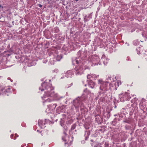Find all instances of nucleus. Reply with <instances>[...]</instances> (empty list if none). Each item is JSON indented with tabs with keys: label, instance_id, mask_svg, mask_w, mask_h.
Masks as SVG:
<instances>
[{
	"label": "nucleus",
	"instance_id": "nucleus-1",
	"mask_svg": "<svg viewBox=\"0 0 147 147\" xmlns=\"http://www.w3.org/2000/svg\"><path fill=\"white\" fill-rule=\"evenodd\" d=\"M39 90L41 91H45V94L43 96L41 97L44 100L43 101V103L50 102L53 100L52 99L49 98L46 99L48 97H53L56 100H59L64 97V96H59L57 93L55 94L54 91V88L52 86V84H47L45 82L42 83L41 86L39 88Z\"/></svg>",
	"mask_w": 147,
	"mask_h": 147
},
{
	"label": "nucleus",
	"instance_id": "nucleus-7",
	"mask_svg": "<svg viewBox=\"0 0 147 147\" xmlns=\"http://www.w3.org/2000/svg\"><path fill=\"white\" fill-rule=\"evenodd\" d=\"M99 75H98L97 76L95 74H89L87 76V78L89 80H96L97 76H98Z\"/></svg>",
	"mask_w": 147,
	"mask_h": 147
},
{
	"label": "nucleus",
	"instance_id": "nucleus-16",
	"mask_svg": "<svg viewBox=\"0 0 147 147\" xmlns=\"http://www.w3.org/2000/svg\"><path fill=\"white\" fill-rule=\"evenodd\" d=\"M36 63L34 61H30L28 62V65L29 67L35 65L36 64Z\"/></svg>",
	"mask_w": 147,
	"mask_h": 147
},
{
	"label": "nucleus",
	"instance_id": "nucleus-14",
	"mask_svg": "<svg viewBox=\"0 0 147 147\" xmlns=\"http://www.w3.org/2000/svg\"><path fill=\"white\" fill-rule=\"evenodd\" d=\"M92 18V15L91 14H90L88 15H87L85 16L84 18V21L86 22L89 20V19H90Z\"/></svg>",
	"mask_w": 147,
	"mask_h": 147
},
{
	"label": "nucleus",
	"instance_id": "nucleus-12",
	"mask_svg": "<svg viewBox=\"0 0 147 147\" xmlns=\"http://www.w3.org/2000/svg\"><path fill=\"white\" fill-rule=\"evenodd\" d=\"M124 96L125 97V98H124V100H129L131 98V97L130 96L129 93H128L127 92H125L124 93Z\"/></svg>",
	"mask_w": 147,
	"mask_h": 147
},
{
	"label": "nucleus",
	"instance_id": "nucleus-5",
	"mask_svg": "<svg viewBox=\"0 0 147 147\" xmlns=\"http://www.w3.org/2000/svg\"><path fill=\"white\" fill-rule=\"evenodd\" d=\"M108 82L103 81L101 79L98 80V84L100 85V89L102 91H105L107 90V86Z\"/></svg>",
	"mask_w": 147,
	"mask_h": 147
},
{
	"label": "nucleus",
	"instance_id": "nucleus-32",
	"mask_svg": "<svg viewBox=\"0 0 147 147\" xmlns=\"http://www.w3.org/2000/svg\"><path fill=\"white\" fill-rule=\"evenodd\" d=\"M94 147H101V146L99 145L96 144L94 146Z\"/></svg>",
	"mask_w": 147,
	"mask_h": 147
},
{
	"label": "nucleus",
	"instance_id": "nucleus-40",
	"mask_svg": "<svg viewBox=\"0 0 147 147\" xmlns=\"http://www.w3.org/2000/svg\"><path fill=\"white\" fill-rule=\"evenodd\" d=\"M15 136H16V137H18V135L17 134H15Z\"/></svg>",
	"mask_w": 147,
	"mask_h": 147
},
{
	"label": "nucleus",
	"instance_id": "nucleus-46",
	"mask_svg": "<svg viewBox=\"0 0 147 147\" xmlns=\"http://www.w3.org/2000/svg\"><path fill=\"white\" fill-rule=\"evenodd\" d=\"M64 77H61V79H63V78H64Z\"/></svg>",
	"mask_w": 147,
	"mask_h": 147
},
{
	"label": "nucleus",
	"instance_id": "nucleus-6",
	"mask_svg": "<svg viewBox=\"0 0 147 147\" xmlns=\"http://www.w3.org/2000/svg\"><path fill=\"white\" fill-rule=\"evenodd\" d=\"M73 69L67 71L65 74V76L67 78H71L74 75V72Z\"/></svg>",
	"mask_w": 147,
	"mask_h": 147
},
{
	"label": "nucleus",
	"instance_id": "nucleus-44",
	"mask_svg": "<svg viewBox=\"0 0 147 147\" xmlns=\"http://www.w3.org/2000/svg\"><path fill=\"white\" fill-rule=\"evenodd\" d=\"M76 2H77L79 1V0H75Z\"/></svg>",
	"mask_w": 147,
	"mask_h": 147
},
{
	"label": "nucleus",
	"instance_id": "nucleus-37",
	"mask_svg": "<svg viewBox=\"0 0 147 147\" xmlns=\"http://www.w3.org/2000/svg\"><path fill=\"white\" fill-rule=\"evenodd\" d=\"M72 85V84H71V85H70V86H68H68H67V87L66 86V88H69V87H70Z\"/></svg>",
	"mask_w": 147,
	"mask_h": 147
},
{
	"label": "nucleus",
	"instance_id": "nucleus-42",
	"mask_svg": "<svg viewBox=\"0 0 147 147\" xmlns=\"http://www.w3.org/2000/svg\"><path fill=\"white\" fill-rule=\"evenodd\" d=\"M117 85L118 86H119V83L118 82H117Z\"/></svg>",
	"mask_w": 147,
	"mask_h": 147
},
{
	"label": "nucleus",
	"instance_id": "nucleus-51",
	"mask_svg": "<svg viewBox=\"0 0 147 147\" xmlns=\"http://www.w3.org/2000/svg\"><path fill=\"white\" fill-rule=\"evenodd\" d=\"M13 139H14V140H15V139H16V138H13Z\"/></svg>",
	"mask_w": 147,
	"mask_h": 147
},
{
	"label": "nucleus",
	"instance_id": "nucleus-30",
	"mask_svg": "<svg viewBox=\"0 0 147 147\" xmlns=\"http://www.w3.org/2000/svg\"><path fill=\"white\" fill-rule=\"evenodd\" d=\"M47 61V59H44L43 60V63H46Z\"/></svg>",
	"mask_w": 147,
	"mask_h": 147
},
{
	"label": "nucleus",
	"instance_id": "nucleus-50",
	"mask_svg": "<svg viewBox=\"0 0 147 147\" xmlns=\"http://www.w3.org/2000/svg\"><path fill=\"white\" fill-rule=\"evenodd\" d=\"M39 130H37V131L39 132Z\"/></svg>",
	"mask_w": 147,
	"mask_h": 147
},
{
	"label": "nucleus",
	"instance_id": "nucleus-10",
	"mask_svg": "<svg viewBox=\"0 0 147 147\" xmlns=\"http://www.w3.org/2000/svg\"><path fill=\"white\" fill-rule=\"evenodd\" d=\"M88 85L89 86L92 88H93L94 87L95 83L91 80H88Z\"/></svg>",
	"mask_w": 147,
	"mask_h": 147
},
{
	"label": "nucleus",
	"instance_id": "nucleus-47",
	"mask_svg": "<svg viewBox=\"0 0 147 147\" xmlns=\"http://www.w3.org/2000/svg\"><path fill=\"white\" fill-rule=\"evenodd\" d=\"M115 85H116L117 84H116V83H115Z\"/></svg>",
	"mask_w": 147,
	"mask_h": 147
},
{
	"label": "nucleus",
	"instance_id": "nucleus-22",
	"mask_svg": "<svg viewBox=\"0 0 147 147\" xmlns=\"http://www.w3.org/2000/svg\"><path fill=\"white\" fill-rule=\"evenodd\" d=\"M62 58V56L61 55H57L56 57V60L59 61H60L61 59Z\"/></svg>",
	"mask_w": 147,
	"mask_h": 147
},
{
	"label": "nucleus",
	"instance_id": "nucleus-56",
	"mask_svg": "<svg viewBox=\"0 0 147 147\" xmlns=\"http://www.w3.org/2000/svg\"><path fill=\"white\" fill-rule=\"evenodd\" d=\"M128 46H129V44H128Z\"/></svg>",
	"mask_w": 147,
	"mask_h": 147
},
{
	"label": "nucleus",
	"instance_id": "nucleus-20",
	"mask_svg": "<svg viewBox=\"0 0 147 147\" xmlns=\"http://www.w3.org/2000/svg\"><path fill=\"white\" fill-rule=\"evenodd\" d=\"M123 123H125L128 124H130L131 123V120L129 119L128 118L125 119L123 121Z\"/></svg>",
	"mask_w": 147,
	"mask_h": 147
},
{
	"label": "nucleus",
	"instance_id": "nucleus-17",
	"mask_svg": "<svg viewBox=\"0 0 147 147\" xmlns=\"http://www.w3.org/2000/svg\"><path fill=\"white\" fill-rule=\"evenodd\" d=\"M143 49V47L142 46L141 47H139L138 48H136V51L137 54L138 55L140 54Z\"/></svg>",
	"mask_w": 147,
	"mask_h": 147
},
{
	"label": "nucleus",
	"instance_id": "nucleus-8",
	"mask_svg": "<svg viewBox=\"0 0 147 147\" xmlns=\"http://www.w3.org/2000/svg\"><path fill=\"white\" fill-rule=\"evenodd\" d=\"M38 123L40 127L42 129L45 127V123L43 120L39 119L38 121Z\"/></svg>",
	"mask_w": 147,
	"mask_h": 147
},
{
	"label": "nucleus",
	"instance_id": "nucleus-39",
	"mask_svg": "<svg viewBox=\"0 0 147 147\" xmlns=\"http://www.w3.org/2000/svg\"><path fill=\"white\" fill-rule=\"evenodd\" d=\"M1 8L2 9H3V6H2L1 5H0V8H1Z\"/></svg>",
	"mask_w": 147,
	"mask_h": 147
},
{
	"label": "nucleus",
	"instance_id": "nucleus-27",
	"mask_svg": "<svg viewBox=\"0 0 147 147\" xmlns=\"http://www.w3.org/2000/svg\"><path fill=\"white\" fill-rule=\"evenodd\" d=\"M105 147H109V143L108 142H105L104 144Z\"/></svg>",
	"mask_w": 147,
	"mask_h": 147
},
{
	"label": "nucleus",
	"instance_id": "nucleus-11",
	"mask_svg": "<svg viewBox=\"0 0 147 147\" xmlns=\"http://www.w3.org/2000/svg\"><path fill=\"white\" fill-rule=\"evenodd\" d=\"M124 98H125V97L124 96V93H122L119 94V99L118 100H120V101L122 102H124L125 101V100H124Z\"/></svg>",
	"mask_w": 147,
	"mask_h": 147
},
{
	"label": "nucleus",
	"instance_id": "nucleus-48",
	"mask_svg": "<svg viewBox=\"0 0 147 147\" xmlns=\"http://www.w3.org/2000/svg\"><path fill=\"white\" fill-rule=\"evenodd\" d=\"M116 107H117V106H115V108H116Z\"/></svg>",
	"mask_w": 147,
	"mask_h": 147
},
{
	"label": "nucleus",
	"instance_id": "nucleus-55",
	"mask_svg": "<svg viewBox=\"0 0 147 147\" xmlns=\"http://www.w3.org/2000/svg\"><path fill=\"white\" fill-rule=\"evenodd\" d=\"M9 78H8V79H9Z\"/></svg>",
	"mask_w": 147,
	"mask_h": 147
},
{
	"label": "nucleus",
	"instance_id": "nucleus-49",
	"mask_svg": "<svg viewBox=\"0 0 147 147\" xmlns=\"http://www.w3.org/2000/svg\"><path fill=\"white\" fill-rule=\"evenodd\" d=\"M21 147H24V146H21Z\"/></svg>",
	"mask_w": 147,
	"mask_h": 147
},
{
	"label": "nucleus",
	"instance_id": "nucleus-33",
	"mask_svg": "<svg viewBox=\"0 0 147 147\" xmlns=\"http://www.w3.org/2000/svg\"><path fill=\"white\" fill-rule=\"evenodd\" d=\"M135 29L134 28L131 30V32H133L134 31H135Z\"/></svg>",
	"mask_w": 147,
	"mask_h": 147
},
{
	"label": "nucleus",
	"instance_id": "nucleus-19",
	"mask_svg": "<svg viewBox=\"0 0 147 147\" xmlns=\"http://www.w3.org/2000/svg\"><path fill=\"white\" fill-rule=\"evenodd\" d=\"M104 116H105L107 119H109L111 115L109 111H107L106 114L104 113Z\"/></svg>",
	"mask_w": 147,
	"mask_h": 147
},
{
	"label": "nucleus",
	"instance_id": "nucleus-38",
	"mask_svg": "<svg viewBox=\"0 0 147 147\" xmlns=\"http://www.w3.org/2000/svg\"><path fill=\"white\" fill-rule=\"evenodd\" d=\"M39 6L40 7H41L42 6V5L41 4H39Z\"/></svg>",
	"mask_w": 147,
	"mask_h": 147
},
{
	"label": "nucleus",
	"instance_id": "nucleus-23",
	"mask_svg": "<svg viewBox=\"0 0 147 147\" xmlns=\"http://www.w3.org/2000/svg\"><path fill=\"white\" fill-rule=\"evenodd\" d=\"M82 51L80 50L79 51L78 53H77V55L79 57L78 58H80V57H81V53H82ZM77 58H76V59ZM81 59H82L81 58Z\"/></svg>",
	"mask_w": 147,
	"mask_h": 147
},
{
	"label": "nucleus",
	"instance_id": "nucleus-45",
	"mask_svg": "<svg viewBox=\"0 0 147 147\" xmlns=\"http://www.w3.org/2000/svg\"><path fill=\"white\" fill-rule=\"evenodd\" d=\"M85 127L86 128V129H88L89 128V127H88L87 128H86V127Z\"/></svg>",
	"mask_w": 147,
	"mask_h": 147
},
{
	"label": "nucleus",
	"instance_id": "nucleus-25",
	"mask_svg": "<svg viewBox=\"0 0 147 147\" xmlns=\"http://www.w3.org/2000/svg\"><path fill=\"white\" fill-rule=\"evenodd\" d=\"M76 127V125L75 124H73L71 127V130L72 131Z\"/></svg>",
	"mask_w": 147,
	"mask_h": 147
},
{
	"label": "nucleus",
	"instance_id": "nucleus-18",
	"mask_svg": "<svg viewBox=\"0 0 147 147\" xmlns=\"http://www.w3.org/2000/svg\"><path fill=\"white\" fill-rule=\"evenodd\" d=\"M65 122L64 120L61 119V120L60 121V124L62 127L64 128L65 129L66 128V127L65 126Z\"/></svg>",
	"mask_w": 147,
	"mask_h": 147
},
{
	"label": "nucleus",
	"instance_id": "nucleus-26",
	"mask_svg": "<svg viewBox=\"0 0 147 147\" xmlns=\"http://www.w3.org/2000/svg\"><path fill=\"white\" fill-rule=\"evenodd\" d=\"M125 129L126 130L129 129L131 128V127L129 125H126L125 126Z\"/></svg>",
	"mask_w": 147,
	"mask_h": 147
},
{
	"label": "nucleus",
	"instance_id": "nucleus-29",
	"mask_svg": "<svg viewBox=\"0 0 147 147\" xmlns=\"http://www.w3.org/2000/svg\"><path fill=\"white\" fill-rule=\"evenodd\" d=\"M111 77L109 76H108V77L107 76V80H108V81L111 80Z\"/></svg>",
	"mask_w": 147,
	"mask_h": 147
},
{
	"label": "nucleus",
	"instance_id": "nucleus-3",
	"mask_svg": "<svg viewBox=\"0 0 147 147\" xmlns=\"http://www.w3.org/2000/svg\"><path fill=\"white\" fill-rule=\"evenodd\" d=\"M84 98L82 97H78L73 100V104L77 111H79L80 108V110L84 107L83 103Z\"/></svg>",
	"mask_w": 147,
	"mask_h": 147
},
{
	"label": "nucleus",
	"instance_id": "nucleus-53",
	"mask_svg": "<svg viewBox=\"0 0 147 147\" xmlns=\"http://www.w3.org/2000/svg\"><path fill=\"white\" fill-rule=\"evenodd\" d=\"M51 80H49V81H51Z\"/></svg>",
	"mask_w": 147,
	"mask_h": 147
},
{
	"label": "nucleus",
	"instance_id": "nucleus-52",
	"mask_svg": "<svg viewBox=\"0 0 147 147\" xmlns=\"http://www.w3.org/2000/svg\"><path fill=\"white\" fill-rule=\"evenodd\" d=\"M12 81H13V80H11V82H12Z\"/></svg>",
	"mask_w": 147,
	"mask_h": 147
},
{
	"label": "nucleus",
	"instance_id": "nucleus-4",
	"mask_svg": "<svg viewBox=\"0 0 147 147\" xmlns=\"http://www.w3.org/2000/svg\"><path fill=\"white\" fill-rule=\"evenodd\" d=\"M90 61L92 63V66L98 65V64L100 65L101 63L100 59L96 55H93L91 56Z\"/></svg>",
	"mask_w": 147,
	"mask_h": 147
},
{
	"label": "nucleus",
	"instance_id": "nucleus-34",
	"mask_svg": "<svg viewBox=\"0 0 147 147\" xmlns=\"http://www.w3.org/2000/svg\"><path fill=\"white\" fill-rule=\"evenodd\" d=\"M53 106H54V108H55L57 106V105L56 104H53Z\"/></svg>",
	"mask_w": 147,
	"mask_h": 147
},
{
	"label": "nucleus",
	"instance_id": "nucleus-54",
	"mask_svg": "<svg viewBox=\"0 0 147 147\" xmlns=\"http://www.w3.org/2000/svg\"><path fill=\"white\" fill-rule=\"evenodd\" d=\"M85 86H86V84H85Z\"/></svg>",
	"mask_w": 147,
	"mask_h": 147
},
{
	"label": "nucleus",
	"instance_id": "nucleus-36",
	"mask_svg": "<svg viewBox=\"0 0 147 147\" xmlns=\"http://www.w3.org/2000/svg\"><path fill=\"white\" fill-rule=\"evenodd\" d=\"M13 136H14L13 134H12L10 136V137L11 139H13Z\"/></svg>",
	"mask_w": 147,
	"mask_h": 147
},
{
	"label": "nucleus",
	"instance_id": "nucleus-13",
	"mask_svg": "<svg viewBox=\"0 0 147 147\" xmlns=\"http://www.w3.org/2000/svg\"><path fill=\"white\" fill-rule=\"evenodd\" d=\"M101 60L103 61V63L105 65H106L108 63L107 60L105 58V55H102Z\"/></svg>",
	"mask_w": 147,
	"mask_h": 147
},
{
	"label": "nucleus",
	"instance_id": "nucleus-41",
	"mask_svg": "<svg viewBox=\"0 0 147 147\" xmlns=\"http://www.w3.org/2000/svg\"><path fill=\"white\" fill-rule=\"evenodd\" d=\"M118 115H117V114H115V115H114V116H115V117L117 116Z\"/></svg>",
	"mask_w": 147,
	"mask_h": 147
},
{
	"label": "nucleus",
	"instance_id": "nucleus-43",
	"mask_svg": "<svg viewBox=\"0 0 147 147\" xmlns=\"http://www.w3.org/2000/svg\"><path fill=\"white\" fill-rule=\"evenodd\" d=\"M142 35L143 36H144V34L143 33H142Z\"/></svg>",
	"mask_w": 147,
	"mask_h": 147
},
{
	"label": "nucleus",
	"instance_id": "nucleus-35",
	"mask_svg": "<svg viewBox=\"0 0 147 147\" xmlns=\"http://www.w3.org/2000/svg\"><path fill=\"white\" fill-rule=\"evenodd\" d=\"M85 142L84 140H82L81 141V143L82 144H84L85 143Z\"/></svg>",
	"mask_w": 147,
	"mask_h": 147
},
{
	"label": "nucleus",
	"instance_id": "nucleus-21",
	"mask_svg": "<svg viewBox=\"0 0 147 147\" xmlns=\"http://www.w3.org/2000/svg\"><path fill=\"white\" fill-rule=\"evenodd\" d=\"M139 44V41L138 40H136L134 41H133V44L135 45H138Z\"/></svg>",
	"mask_w": 147,
	"mask_h": 147
},
{
	"label": "nucleus",
	"instance_id": "nucleus-9",
	"mask_svg": "<svg viewBox=\"0 0 147 147\" xmlns=\"http://www.w3.org/2000/svg\"><path fill=\"white\" fill-rule=\"evenodd\" d=\"M69 136L62 137V140L65 142V144H68L69 142Z\"/></svg>",
	"mask_w": 147,
	"mask_h": 147
},
{
	"label": "nucleus",
	"instance_id": "nucleus-28",
	"mask_svg": "<svg viewBox=\"0 0 147 147\" xmlns=\"http://www.w3.org/2000/svg\"><path fill=\"white\" fill-rule=\"evenodd\" d=\"M66 129H65V131H64V132H63V134H64V135L63 136H67V134H66Z\"/></svg>",
	"mask_w": 147,
	"mask_h": 147
},
{
	"label": "nucleus",
	"instance_id": "nucleus-31",
	"mask_svg": "<svg viewBox=\"0 0 147 147\" xmlns=\"http://www.w3.org/2000/svg\"><path fill=\"white\" fill-rule=\"evenodd\" d=\"M118 115L119 116V117L122 118L123 117V115H122V114H119Z\"/></svg>",
	"mask_w": 147,
	"mask_h": 147
},
{
	"label": "nucleus",
	"instance_id": "nucleus-15",
	"mask_svg": "<svg viewBox=\"0 0 147 147\" xmlns=\"http://www.w3.org/2000/svg\"><path fill=\"white\" fill-rule=\"evenodd\" d=\"M90 132L89 130H86L85 132L84 136L85 137V140H86L88 139V136L90 135Z\"/></svg>",
	"mask_w": 147,
	"mask_h": 147
},
{
	"label": "nucleus",
	"instance_id": "nucleus-2",
	"mask_svg": "<svg viewBox=\"0 0 147 147\" xmlns=\"http://www.w3.org/2000/svg\"><path fill=\"white\" fill-rule=\"evenodd\" d=\"M85 61L81 58H77L72 61L73 64L76 62L78 65L73 70L77 76H80L83 74L84 71L86 69L89 70V67L84 65Z\"/></svg>",
	"mask_w": 147,
	"mask_h": 147
},
{
	"label": "nucleus",
	"instance_id": "nucleus-24",
	"mask_svg": "<svg viewBox=\"0 0 147 147\" xmlns=\"http://www.w3.org/2000/svg\"><path fill=\"white\" fill-rule=\"evenodd\" d=\"M54 32L55 33H58L59 32V29L58 27H56L55 28Z\"/></svg>",
	"mask_w": 147,
	"mask_h": 147
}]
</instances>
